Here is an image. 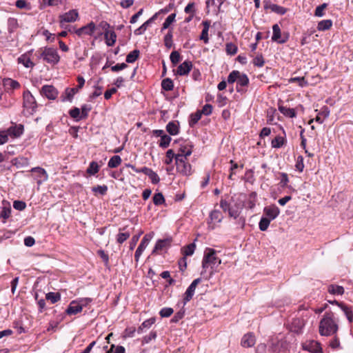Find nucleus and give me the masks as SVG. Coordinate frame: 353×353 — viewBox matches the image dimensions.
Here are the masks:
<instances>
[{
  "mask_svg": "<svg viewBox=\"0 0 353 353\" xmlns=\"http://www.w3.org/2000/svg\"><path fill=\"white\" fill-rule=\"evenodd\" d=\"M221 263V260L216 257V251L212 248H207L204 252L202 260V271L201 275L205 279H209L215 271L214 269Z\"/></svg>",
  "mask_w": 353,
  "mask_h": 353,
  "instance_id": "f257e3e1",
  "label": "nucleus"
},
{
  "mask_svg": "<svg viewBox=\"0 0 353 353\" xmlns=\"http://www.w3.org/2000/svg\"><path fill=\"white\" fill-rule=\"evenodd\" d=\"M332 26V21L330 19L322 20L319 22L317 29L320 31L329 30Z\"/></svg>",
  "mask_w": 353,
  "mask_h": 353,
  "instance_id": "7c9ffc66",
  "label": "nucleus"
},
{
  "mask_svg": "<svg viewBox=\"0 0 353 353\" xmlns=\"http://www.w3.org/2000/svg\"><path fill=\"white\" fill-rule=\"evenodd\" d=\"M69 114L70 117L74 119L76 121H79L80 119H82V118L81 117L80 109L78 108H74L73 109L70 110Z\"/></svg>",
  "mask_w": 353,
  "mask_h": 353,
  "instance_id": "680f3d73",
  "label": "nucleus"
},
{
  "mask_svg": "<svg viewBox=\"0 0 353 353\" xmlns=\"http://www.w3.org/2000/svg\"><path fill=\"white\" fill-rule=\"evenodd\" d=\"M18 62L22 63L26 68H32L34 65L30 59L25 54L18 58Z\"/></svg>",
  "mask_w": 353,
  "mask_h": 353,
  "instance_id": "c9c22d12",
  "label": "nucleus"
},
{
  "mask_svg": "<svg viewBox=\"0 0 353 353\" xmlns=\"http://www.w3.org/2000/svg\"><path fill=\"white\" fill-rule=\"evenodd\" d=\"M166 130L170 135H176L179 133L178 124L174 121L169 122L166 125Z\"/></svg>",
  "mask_w": 353,
  "mask_h": 353,
  "instance_id": "c85d7f7f",
  "label": "nucleus"
},
{
  "mask_svg": "<svg viewBox=\"0 0 353 353\" xmlns=\"http://www.w3.org/2000/svg\"><path fill=\"white\" fill-rule=\"evenodd\" d=\"M195 248H196V245H195L194 243H190V244L183 247L182 249V252H183V254L184 255L183 257L186 258V256H188L192 255L194 252Z\"/></svg>",
  "mask_w": 353,
  "mask_h": 353,
  "instance_id": "f704fd0d",
  "label": "nucleus"
},
{
  "mask_svg": "<svg viewBox=\"0 0 353 353\" xmlns=\"http://www.w3.org/2000/svg\"><path fill=\"white\" fill-rule=\"evenodd\" d=\"M192 67V62L189 61H185L179 65L177 68V74L181 76L186 75L189 73Z\"/></svg>",
  "mask_w": 353,
  "mask_h": 353,
  "instance_id": "a211bd4d",
  "label": "nucleus"
},
{
  "mask_svg": "<svg viewBox=\"0 0 353 353\" xmlns=\"http://www.w3.org/2000/svg\"><path fill=\"white\" fill-rule=\"evenodd\" d=\"M153 203L156 205H160L165 202V199L162 193L158 192L154 194L152 198Z\"/></svg>",
  "mask_w": 353,
  "mask_h": 353,
  "instance_id": "864d4df0",
  "label": "nucleus"
},
{
  "mask_svg": "<svg viewBox=\"0 0 353 353\" xmlns=\"http://www.w3.org/2000/svg\"><path fill=\"white\" fill-rule=\"evenodd\" d=\"M170 61L173 65H176L181 61V56L179 52L173 51L170 56Z\"/></svg>",
  "mask_w": 353,
  "mask_h": 353,
  "instance_id": "e2e57ef3",
  "label": "nucleus"
},
{
  "mask_svg": "<svg viewBox=\"0 0 353 353\" xmlns=\"http://www.w3.org/2000/svg\"><path fill=\"white\" fill-rule=\"evenodd\" d=\"M4 85L11 89H17L20 87V84L17 81L11 79H5Z\"/></svg>",
  "mask_w": 353,
  "mask_h": 353,
  "instance_id": "5fc2aeb1",
  "label": "nucleus"
},
{
  "mask_svg": "<svg viewBox=\"0 0 353 353\" xmlns=\"http://www.w3.org/2000/svg\"><path fill=\"white\" fill-rule=\"evenodd\" d=\"M302 347L304 350L312 353H318L322 352V347L320 343L314 340L306 341L302 344Z\"/></svg>",
  "mask_w": 353,
  "mask_h": 353,
  "instance_id": "6e6552de",
  "label": "nucleus"
},
{
  "mask_svg": "<svg viewBox=\"0 0 353 353\" xmlns=\"http://www.w3.org/2000/svg\"><path fill=\"white\" fill-rule=\"evenodd\" d=\"M161 86L164 90L170 91L174 88L173 81L170 79L166 78L162 81Z\"/></svg>",
  "mask_w": 353,
  "mask_h": 353,
  "instance_id": "49530a36",
  "label": "nucleus"
},
{
  "mask_svg": "<svg viewBox=\"0 0 353 353\" xmlns=\"http://www.w3.org/2000/svg\"><path fill=\"white\" fill-rule=\"evenodd\" d=\"M175 17H176L175 13H172V14H170L165 19V21L163 22L161 30L163 31V30L168 28L169 26L171 25V23H172L174 21Z\"/></svg>",
  "mask_w": 353,
  "mask_h": 353,
  "instance_id": "09e8293b",
  "label": "nucleus"
},
{
  "mask_svg": "<svg viewBox=\"0 0 353 353\" xmlns=\"http://www.w3.org/2000/svg\"><path fill=\"white\" fill-rule=\"evenodd\" d=\"M139 56V50H134L130 52L126 57V62L127 63H134Z\"/></svg>",
  "mask_w": 353,
  "mask_h": 353,
  "instance_id": "79ce46f5",
  "label": "nucleus"
},
{
  "mask_svg": "<svg viewBox=\"0 0 353 353\" xmlns=\"http://www.w3.org/2000/svg\"><path fill=\"white\" fill-rule=\"evenodd\" d=\"M6 133L7 137H10L12 138H18L23 132V125H13L8 128L6 130H3Z\"/></svg>",
  "mask_w": 353,
  "mask_h": 353,
  "instance_id": "9d476101",
  "label": "nucleus"
},
{
  "mask_svg": "<svg viewBox=\"0 0 353 353\" xmlns=\"http://www.w3.org/2000/svg\"><path fill=\"white\" fill-rule=\"evenodd\" d=\"M92 191L95 194L99 193L101 195H105L108 191V186L105 185H97L92 188Z\"/></svg>",
  "mask_w": 353,
  "mask_h": 353,
  "instance_id": "3c124183",
  "label": "nucleus"
},
{
  "mask_svg": "<svg viewBox=\"0 0 353 353\" xmlns=\"http://www.w3.org/2000/svg\"><path fill=\"white\" fill-rule=\"evenodd\" d=\"M82 311V308L77 301H72L68 307L65 312L68 315H74Z\"/></svg>",
  "mask_w": 353,
  "mask_h": 353,
  "instance_id": "dca6fc26",
  "label": "nucleus"
},
{
  "mask_svg": "<svg viewBox=\"0 0 353 353\" xmlns=\"http://www.w3.org/2000/svg\"><path fill=\"white\" fill-rule=\"evenodd\" d=\"M241 209L242 205L241 203L236 204L234 206L230 207L228 208L229 216L236 219L239 216Z\"/></svg>",
  "mask_w": 353,
  "mask_h": 353,
  "instance_id": "a878e982",
  "label": "nucleus"
},
{
  "mask_svg": "<svg viewBox=\"0 0 353 353\" xmlns=\"http://www.w3.org/2000/svg\"><path fill=\"white\" fill-rule=\"evenodd\" d=\"M172 32L170 30L164 37V43L166 48H171L173 45L172 42Z\"/></svg>",
  "mask_w": 353,
  "mask_h": 353,
  "instance_id": "6e6d98bb",
  "label": "nucleus"
},
{
  "mask_svg": "<svg viewBox=\"0 0 353 353\" xmlns=\"http://www.w3.org/2000/svg\"><path fill=\"white\" fill-rule=\"evenodd\" d=\"M237 46L233 43H228L226 44L225 50L228 54H235L237 52Z\"/></svg>",
  "mask_w": 353,
  "mask_h": 353,
  "instance_id": "bf43d9fd",
  "label": "nucleus"
},
{
  "mask_svg": "<svg viewBox=\"0 0 353 353\" xmlns=\"http://www.w3.org/2000/svg\"><path fill=\"white\" fill-rule=\"evenodd\" d=\"M210 217L212 221L220 223L222 221L223 215L219 210H214L211 212Z\"/></svg>",
  "mask_w": 353,
  "mask_h": 353,
  "instance_id": "c03bdc74",
  "label": "nucleus"
},
{
  "mask_svg": "<svg viewBox=\"0 0 353 353\" xmlns=\"http://www.w3.org/2000/svg\"><path fill=\"white\" fill-rule=\"evenodd\" d=\"M148 245V244L145 243V241H141V242L139 244V245L138 246V248L135 252V254H134V258L137 261H139V257L141 256V255L142 254L143 252L146 248Z\"/></svg>",
  "mask_w": 353,
  "mask_h": 353,
  "instance_id": "e433bc0d",
  "label": "nucleus"
},
{
  "mask_svg": "<svg viewBox=\"0 0 353 353\" xmlns=\"http://www.w3.org/2000/svg\"><path fill=\"white\" fill-rule=\"evenodd\" d=\"M155 318H150L143 321L137 330L138 333H142L144 329H150L151 326L155 323Z\"/></svg>",
  "mask_w": 353,
  "mask_h": 353,
  "instance_id": "bb28decb",
  "label": "nucleus"
},
{
  "mask_svg": "<svg viewBox=\"0 0 353 353\" xmlns=\"http://www.w3.org/2000/svg\"><path fill=\"white\" fill-rule=\"evenodd\" d=\"M95 30V25L93 22L83 26L79 29L74 30V32L76 34L81 37L83 34L91 35Z\"/></svg>",
  "mask_w": 353,
  "mask_h": 353,
  "instance_id": "9b49d317",
  "label": "nucleus"
},
{
  "mask_svg": "<svg viewBox=\"0 0 353 353\" xmlns=\"http://www.w3.org/2000/svg\"><path fill=\"white\" fill-rule=\"evenodd\" d=\"M125 230L126 228H119V232L117 235V242L119 244H122L130 236V232L125 231Z\"/></svg>",
  "mask_w": 353,
  "mask_h": 353,
  "instance_id": "412c9836",
  "label": "nucleus"
},
{
  "mask_svg": "<svg viewBox=\"0 0 353 353\" xmlns=\"http://www.w3.org/2000/svg\"><path fill=\"white\" fill-rule=\"evenodd\" d=\"M270 222L271 220L268 219V217L262 216L259 223L260 230L263 232L267 230Z\"/></svg>",
  "mask_w": 353,
  "mask_h": 353,
  "instance_id": "a18cd8bd",
  "label": "nucleus"
},
{
  "mask_svg": "<svg viewBox=\"0 0 353 353\" xmlns=\"http://www.w3.org/2000/svg\"><path fill=\"white\" fill-rule=\"evenodd\" d=\"M253 64L256 67H262L265 63L263 57L261 54H257L252 61Z\"/></svg>",
  "mask_w": 353,
  "mask_h": 353,
  "instance_id": "052dcab7",
  "label": "nucleus"
},
{
  "mask_svg": "<svg viewBox=\"0 0 353 353\" xmlns=\"http://www.w3.org/2000/svg\"><path fill=\"white\" fill-rule=\"evenodd\" d=\"M195 4L194 2L189 3L185 8L184 12L189 14H195Z\"/></svg>",
  "mask_w": 353,
  "mask_h": 353,
  "instance_id": "774afa93",
  "label": "nucleus"
},
{
  "mask_svg": "<svg viewBox=\"0 0 353 353\" xmlns=\"http://www.w3.org/2000/svg\"><path fill=\"white\" fill-rule=\"evenodd\" d=\"M157 336V332L152 331L148 335L145 336L141 341L142 345L148 344L151 341L155 340Z\"/></svg>",
  "mask_w": 353,
  "mask_h": 353,
  "instance_id": "603ef678",
  "label": "nucleus"
},
{
  "mask_svg": "<svg viewBox=\"0 0 353 353\" xmlns=\"http://www.w3.org/2000/svg\"><path fill=\"white\" fill-rule=\"evenodd\" d=\"M327 290L330 294L334 295H342L344 293V288L341 285H330Z\"/></svg>",
  "mask_w": 353,
  "mask_h": 353,
  "instance_id": "c756f323",
  "label": "nucleus"
},
{
  "mask_svg": "<svg viewBox=\"0 0 353 353\" xmlns=\"http://www.w3.org/2000/svg\"><path fill=\"white\" fill-rule=\"evenodd\" d=\"M339 320L332 312H326L321 319L319 332L321 336L335 335L339 330Z\"/></svg>",
  "mask_w": 353,
  "mask_h": 353,
  "instance_id": "f03ea898",
  "label": "nucleus"
},
{
  "mask_svg": "<svg viewBox=\"0 0 353 353\" xmlns=\"http://www.w3.org/2000/svg\"><path fill=\"white\" fill-rule=\"evenodd\" d=\"M169 243L168 240L167 239H159L156 243L154 248L152 250V254L157 253L158 251L163 250L165 248Z\"/></svg>",
  "mask_w": 353,
  "mask_h": 353,
  "instance_id": "473e14b6",
  "label": "nucleus"
},
{
  "mask_svg": "<svg viewBox=\"0 0 353 353\" xmlns=\"http://www.w3.org/2000/svg\"><path fill=\"white\" fill-rule=\"evenodd\" d=\"M265 217H268V219L272 221L275 219L280 213V210L276 205H270L265 207L263 210Z\"/></svg>",
  "mask_w": 353,
  "mask_h": 353,
  "instance_id": "f8f14e48",
  "label": "nucleus"
},
{
  "mask_svg": "<svg viewBox=\"0 0 353 353\" xmlns=\"http://www.w3.org/2000/svg\"><path fill=\"white\" fill-rule=\"evenodd\" d=\"M327 7V4L326 3H324L319 6H317L316 8V10L314 12V15L318 17H321L324 16V14H325L324 10Z\"/></svg>",
  "mask_w": 353,
  "mask_h": 353,
  "instance_id": "13d9d810",
  "label": "nucleus"
},
{
  "mask_svg": "<svg viewBox=\"0 0 353 353\" xmlns=\"http://www.w3.org/2000/svg\"><path fill=\"white\" fill-rule=\"evenodd\" d=\"M74 97V90H70V88H67L65 91V93L61 95V101H72Z\"/></svg>",
  "mask_w": 353,
  "mask_h": 353,
  "instance_id": "8fccbe9b",
  "label": "nucleus"
},
{
  "mask_svg": "<svg viewBox=\"0 0 353 353\" xmlns=\"http://www.w3.org/2000/svg\"><path fill=\"white\" fill-rule=\"evenodd\" d=\"M105 43L108 46H112L116 42L117 35L114 31H105Z\"/></svg>",
  "mask_w": 353,
  "mask_h": 353,
  "instance_id": "b1692460",
  "label": "nucleus"
},
{
  "mask_svg": "<svg viewBox=\"0 0 353 353\" xmlns=\"http://www.w3.org/2000/svg\"><path fill=\"white\" fill-rule=\"evenodd\" d=\"M202 114L200 110H197L196 112L190 115V119L189 121V124L190 126H193L195 125L201 118Z\"/></svg>",
  "mask_w": 353,
  "mask_h": 353,
  "instance_id": "37998d69",
  "label": "nucleus"
},
{
  "mask_svg": "<svg viewBox=\"0 0 353 353\" xmlns=\"http://www.w3.org/2000/svg\"><path fill=\"white\" fill-rule=\"evenodd\" d=\"M336 305L341 307L342 311L344 312L345 315L346 316L348 321L350 323H352L353 321V314H352V310L350 307L342 303H339L338 301H336Z\"/></svg>",
  "mask_w": 353,
  "mask_h": 353,
  "instance_id": "4be33fe9",
  "label": "nucleus"
},
{
  "mask_svg": "<svg viewBox=\"0 0 353 353\" xmlns=\"http://www.w3.org/2000/svg\"><path fill=\"white\" fill-rule=\"evenodd\" d=\"M256 339L252 333L245 334L241 339V345L244 347H250L254 345Z\"/></svg>",
  "mask_w": 353,
  "mask_h": 353,
  "instance_id": "4468645a",
  "label": "nucleus"
},
{
  "mask_svg": "<svg viewBox=\"0 0 353 353\" xmlns=\"http://www.w3.org/2000/svg\"><path fill=\"white\" fill-rule=\"evenodd\" d=\"M42 58L45 61L51 64H56L59 61V56L57 50L52 48H45L41 49L39 56Z\"/></svg>",
  "mask_w": 353,
  "mask_h": 353,
  "instance_id": "7ed1b4c3",
  "label": "nucleus"
},
{
  "mask_svg": "<svg viewBox=\"0 0 353 353\" xmlns=\"http://www.w3.org/2000/svg\"><path fill=\"white\" fill-rule=\"evenodd\" d=\"M32 172L37 173V183L41 184L43 181H46L48 179L46 171L40 167H35L31 169Z\"/></svg>",
  "mask_w": 353,
  "mask_h": 353,
  "instance_id": "ddd939ff",
  "label": "nucleus"
},
{
  "mask_svg": "<svg viewBox=\"0 0 353 353\" xmlns=\"http://www.w3.org/2000/svg\"><path fill=\"white\" fill-rule=\"evenodd\" d=\"M15 5L18 8L20 9H30V3H28L26 0H17Z\"/></svg>",
  "mask_w": 353,
  "mask_h": 353,
  "instance_id": "69168bd1",
  "label": "nucleus"
},
{
  "mask_svg": "<svg viewBox=\"0 0 353 353\" xmlns=\"http://www.w3.org/2000/svg\"><path fill=\"white\" fill-rule=\"evenodd\" d=\"M41 93L44 95L48 99H55L58 96L57 90L50 85H46L41 88Z\"/></svg>",
  "mask_w": 353,
  "mask_h": 353,
  "instance_id": "1a4fd4ad",
  "label": "nucleus"
},
{
  "mask_svg": "<svg viewBox=\"0 0 353 353\" xmlns=\"http://www.w3.org/2000/svg\"><path fill=\"white\" fill-rule=\"evenodd\" d=\"M10 213L11 209L10 207H3L0 211V217L6 219L10 216Z\"/></svg>",
  "mask_w": 353,
  "mask_h": 353,
  "instance_id": "338daca9",
  "label": "nucleus"
},
{
  "mask_svg": "<svg viewBox=\"0 0 353 353\" xmlns=\"http://www.w3.org/2000/svg\"><path fill=\"white\" fill-rule=\"evenodd\" d=\"M265 8H268V6H265ZM268 8H270L271 11L281 15L285 14L287 12V9L285 8L276 4H271L268 6Z\"/></svg>",
  "mask_w": 353,
  "mask_h": 353,
  "instance_id": "72a5a7b5",
  "label": "nucleus"
},
{
  "mask_svg": "<svg viewBox=\"0 0 353 353\" xmlns=\"http://www.w3.org/2000/svg\"><path fill=\"white\" fill-rule=\"evenodd\" d=\"M236 83V90L237 92H241V90L239 88V86L244 87L248 85L249 83V79L248 76L245 74L241 73L238 78Z\"/></svg>",
  "mask_w": 353,
  "mask_h": 353,
  "instance_id": "393cba45",
  "label": "nucleus"
},
{
  "mask_svg": "<svg viewBox=\"0 0 353 353\" xmlns=\"http://www.w3.org/2000/svg\"><path fill=\"white\" fill-rule=\"evenodd\" d=\"M157 13L154 14L151 18L143 23L139 28L134 30L136 35H140L143 34L148 28V26L157 19Z\"/></svg>",
  "mask_w": 353,
  "mask_h": 353,
  "instance_id": "6ab92c4d",
  "label": "nucleus"
},
{
  "mask_svg": "<svg viewBox=\"0 0 353 353\" xmlns=\"http://www.w3.org/2000/svg\"><path fill=\"white\" fill-rule=\"evenodd\" d=\"M99 165L98 163L95 161H92L87 169V173L90 175H94L99 172Z\"/></svg>",
  "mask_w": 353,
  "mask_h": 353,
  "instance_id": "ea45409f",
  "label": "nucleus"
},
{
  "mask_svg": "<svg viewBox=\"0 0 353 353\" xmlns=\"http://www.w3.org/2000/svg\"><path fill=\"white\" fill-rule=\"evenodd\" d=\"M171 140V137L165 134L163 136L161 137V139L159 143V147L162 148H168L170 143Z\"/></svg>",
  "mask_w": 353,
  "mask_h": 353,
  "instance_id": "a19ab883",
  "label": "nucleus"
},
{
  "mask_svg": "<svg viewBox=\"0 0 353 353\" xmlns=\"http://www.w3.org/2000/svg\"><path fill=\"white\" fill-rule=\"evenodd\" d=\"M23 107L30 110L31 112H34L37 108L35 99L29 91L23 93Z\"/></svg>",
  "mask_w": 353,
  "mask_h": 353,
  "instance_id": "0eeeda50",
  "label": "nucleus"
},
{
  "mask_svg": "<svg viewBox=\"0 0 353 353\" xmlns=\"http://www.w3.org/2000/svg\"><path fill=\"white\" fill-rule=\"evenodd\" d=\"M201 282V278H197L194 279L192 283L190 285V286L186 290L184 297H183V303L184 305L186 304L188 301H190L192 296L194 294V292L196 290V286Z\"/></svg>",
  "mask_w": 353,
  "mask_h": 353,
  "instance_id": "423d86ee",
  "label": "nucleus"
},
{
  "mask_svg": "<svg viewBox=\"0 0 353 353\" xmlns=\"http://www.w3.org/2000/svg\"><path fill=\"white\" fill-rule=\"evenodd\" d=\"M287 140L285 137L276 136L274 139L272 140L271 145L273 148H280L285 145Z\"/></svg>",
  "mask_w": 353,
  "mask_h": 353,
  "instance_id": "5701e85b",
  "label": "nucleus"
},
{
  "mask_svg": "<svg viewBox=\"0 0 353 353\" xmlns=\"http://www.w3.org/2000/svg\"><path fill=\"white\" fill-rule=\"evenodd\" d=\"M273 34L272 37V40L273 41H276L279 43H284L286 42L287 39H281V32L280 27L278 24H274L272 26Z\"/></svg>",
  "mask_w": 353,
  "mask_h": 353,
  "instance_id": "f3484780",
  "label": "nucleus"
},
{
  "mask_svg": "<svg viewBox=\"0 0 353 353\" xmlns=\"http://www.w3.org/2000/svg\"><path fill=\"white\" fill-rule=\"evenodd\" d=\"M240 74L241 72L238 70H233L232 72H230L228 77V83H233L235 81L237 82Z\"/></svg>",
  "mask_w": 353,
  "mask_h": 353,
  "instance_id": "4d7b16f0",
  "label": "nucleus"
},
{
  "mask_svg": "<svg viewBox=\"0 0 353 353\" xmlns=\"http://www.w3.org/2000/svg\"><path fill=\"white\" fill-rule=\"evenodd\" d=\"M18 20L14 17L8 19V30L10 33L14 32L19 28Z\"/></svg>",
  "mask_w": 353,
  "mask_h": 353,
  "instance_id": "cd10ccee",
  "label": "nucleus"
},
{
  "mask_svg": "<svg viewBox=\"0 0 353 353\" xmlns=\"http://www.w3.org/2000/svg\"><path fill=\"white\" fill-rule=\"evenodd\" d=\"M46 299L52 303H55L61 299V295L58 292H48L46 295Z\"/></svg>",
  "mask_w": 353,
  "mask_h": 353,
  "instance_id": "58836bf2",
  "label": "nucleus"
},
{
  "mask_svg": "<svg viewBox=\"0 0 353 353\" xmlns=\"http://www.w3.org/2000/svg\"><path fill=\"white\" fill-rule=\"evenodd\" d=\"M180 155L176 157V166L177 171L185 176H188L192 174L191 165L187 162V159H183Z\"/></svg>",
  "mask_w": 353,
  "mask_h": 353,
  "instance_id": "20e7f679",
  "label": "nucleus"
},
{
  "mask_svg": "<svg viewBox=\"0 0 353 353\" xmlns=\"http://www.w3.org/2000/svg\"><path fill=\"white\" fill-rule=\"evenodd\" d=\"M176 154L174 153L173 150H168L166 152L165 159L164 161V163L167 165H170L174 159L176 160Z\"/></svg>",
  "mask_w": 353,
  "mask_h": 353,
  "instance_id": "de8ad7c7",
  "label": "nucleus"
},
{
  "mask_svg": "<svg viewBox=\"0 0 353 353\" xmlns=\"http://www.w3.org/2000/svg\"><path fill=\"white\" fill-rule=\"evenodd\" d=\"M174 312V310L171 307H163L162 308L159 314L161 317L165 318L170 316Z\"/></svg>",
  "mask_w": 353,
  "mask_h": 353,
  "instance_id": "0e129e2a",
  "label": "nucleus"
},
{
  "mask_svg": "<svg viewBox=\"0 0 353 353\" xmlns=\"http://www.w3.org/2000/svg\"><path fill=\"white\" fill-rule=\"evenodd\" d=\"M121 163V159L119 156H113L109 161L108 165L110 168L118 167Z\"/></svg>",
  "mask_w": 353,
  "mask_h": 353,
  "instance_id": "4c0bfd02",
  "label": "nucleus"
},
{
  "mask_svg": "<svg viewBox=\"0 0 353 353\" xmlns=\"http://www.w3.org/2000/svg\"><path fill=\"white\" fill-rule=\"evenodd\" d=\"M279 110L283 114L290 118H294L296 117V112L293 108H290L285 106H279Z\"/></svg>",
  "mask_w": 353,
  "mask_h": 353,
  "instance_id": "2f4dec72",
  "label": "nucleus"
},
{
  "mask_svg": "<svg viewBox=\"0 0 353 353\" xmlns=\"http://www.w3.org/2000/svg\"><path fill=\"white\" fill-rule=\"evenodd\" d=\"M202 24L203 26V29L201 32L200 39L203 41L205 43H208L209 42L208 31L210 26V21H203Z\"/></svg>",
  "mask_w": 353,
  "mask_h": 353,
  "instance_id": "aec40b11",
  "label": "nucleus"
},
{
  "mask_svg": "<svg viewBox=\"0 0 353 353\" xmlns=\"http://www.w3.org/2000/svg\"><path fill=\"white\" fill-rule=\"evenodd\" d=\"M192 154V145L188 143H184L180 145L176 155H180L183 159H187Z\"/></svg>",
  "mask_w": 353,
  "mask_h": 353,
  "instance_id": "2eb2a0df",
  "label": "nucleus"
},
{
  "mask_svg": "<svg viewBox=\"0 0 353 353\" xmlns=\"http://www.w3.org/2000/svg\"><path fill=\"white\" fill-rule=\"evenodd\" d=\"M79 12L77 9H72L59 16V21L62 25L63 23H72L78 20Z\"/></svg>",
  "mask_w": 353,
  "mask_h": 353,
  "instance_id": "39448f33",
  "label": "nucleus"
}]
</instances>
